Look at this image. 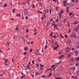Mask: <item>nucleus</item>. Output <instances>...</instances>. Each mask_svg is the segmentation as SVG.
Wrapping results in <instances>:
<instances>
[{
  "instance_id": "obj_17",
  "label": "nucleus",
  "mask_w": 79,
  "mask_h": 79,
  "mask_svg": "<svg viewBox=\"0 0 79 79\" xmlns=\"http://www.w3.org/2000/svg\"><path fill=\"white\" fill-rule=\"evenodd\" d=\"M38 13H40V14H41V15H42V12L41 11H40V10H38Z\"/></svg>"
},
{
  "instance_id": "obj_35",
  "label": "nucleus",
  "mask_w": 79,
  "mask_h": 79,
  "mask_svg": "<svg viewBox=\"0 0 79 79\" xmlns=\"http://www.w3.org/2000/svg\"><path fill=\"white\" fill-rule=\"evenodd\" d=\"M26 30L27 32L28 33H29V31L28 30V29H27V28H26Z\"/></svg>"
},
{
  "instance_id": "obj_50",
  "label": "nucleus",
  "mask_w": 79,
  "mask_h": 79,
  "mask_svg": "<svg viewBox=\"0 0 79 79\" xmlns=\"http://www.w3.org/2000/svg\"><path fill=\"white\" fill-rule=\"evenodd\" d=\"M46 17V15H45V13H44V18H45Z\"/></svg>"
},
{
  "instance_id": "obj_44",
  "label": "nucleus",
  "mask_w": 79,
  "mask_h": 79,
  "mask_svg": "<svg viewBox=\"0 0 79 79\" xmlns=\"http://www.w3.org/2000/svg\"><path fill=\"white\" fill-rule=\"evenodd\" d=\"M42 77L43 78H45V76L44 75L42 76Z\"/></svg>"
},
{
  "instance_id": "obj_48",
  "label": "nucleus",
  "mask_w": 79,
  "mask_h": 79,
  "mask_svg": "<svg viewBox=\"0 0 79 79\" xmlns=\"http://www.w3.org/2000/svg\"><path fill=\"white\" fill-rule=\"evenodd\" d=\"M69 22H68L67 26H69Z\"/></svg>"
},
{
  "instance_id": "obj_1",
  "label": "nucleus",
  "mask_w": 79,
  "mask_h": 79,
  "mask_svg": "<svg viewBox=\"0 0 79 79\" xmlns=\"http://www.w3.org/2000/svg\"><path fill=\"white\" fill-rule=\"evenodd\" d=\"M70 37L71 38H76V33H75L74 32H73L72 33Z\"/></svg>"
},
{
  "instance_id": "obj_21",
  "label": "nucleus",
  "mask_w": 79,
  "mask_h": 79,
  "mask_svg": "<svg viewBox=\"0 0 79 79\" xmlns=\"http://www.w3.org/2000/svg\"><path fill=\"white\" fill-rule=\"evenodd\" d=\"M53 50H55L56 49H57L58 48V47H54L53 48Z\"/></svg>"
},
{
  "instance_id": "obj_43",
  "label": "nucleus",
  "mask_w": 79,
  "mask_h": 79,
  "mask_svg": "<svg viewBox=\"0 0 79 79\" xmlns=\"http://www.w3.org/2000/svg\"><path fill=\"white\" fill-rule=\"evenodd\" d=\"M33 49H30V52H32V51H33Z\"/></svg>"
},
{
  "instance_id": "obj_20",
  "label": "nucleus",
  "mask_w": 79,
  "mask_h": 79,
  "mask_svg": "<svg viewBox=\"0 0 79 79\" xmlns=\"http://www.w3.org/2000/svg\"><path fill=\"white\" fill-rule=\"evenodd\" d=\"M68 42L69 43V44H71L72 42L71 40H67Z\"/></svg>"
},
{
  "instance_id": "obj_32",
  "label": "nucleus",
  "mask_w": 79,
  "mask_h": 79,
  "mask_svg": "<svg viewBox=\"0 0 79 79\" xmlns=\"http://www.w3.org/2000/svg\"><path fill=\"white\" fill-rule=\"evenodd\" d=\"M73 14V13H70L69 14V16H71Z\"/></svg>"
},
{
  "instance_id": "obj_33",
  "label": "nucleus",
  "mask_w": 79,
  "mask_h": 79,
  "mask_svg": "<svg viewBox=\"0 0 79 79\" xmlns=\"http://www.w3.org/2000/svg\"><path fill=\"white\" fill-rule=\"evenodd\" d=\"M53 37L54 38V39H57V37L56 36V35H54L53 36Z\"/></svg>"
},
{
  "instance_id": "obj_55",
  "label": "nucleus",
  "mask_w": 79,
  "mask_h": 79,
  "mask_svg": "<svg viewBox=\"0 0 79 79\" xmlns=\"http://www.w3.org/2000/svg\"><path fill=\"white\" fill-rule=\"evenodd\" d=\"M37 34V32H36L34 34V35H36V34Z\"/></svg>"
},
{
  "instance_id": "obj_61",
  "label": "nucleus",
  "mask_w": 79,
  "mask_h": 79,
  "mask_svg": "<svg viewBox=\"0 0 79 79\" xmlns=\"http://www.w3.org/2000/svg\"><path fill=\"white\" fill-rule=\"evenodd\" d=\"M22 65H23V67H24L25 68H26V67H25V66H24V64H22Z\"/></svg>"
},
{
  "instance_id": "obj_52",
  "label": "nucleus",
  "mask_w": 79,
  "mask_h": 79,
  "mask_svg": "<svg viewBox=\"0 0 79 79\" xmlns=\"http://www.w3.org/2000/svg\"><path fill=\"white\" fill-rule=\"evenodd\" d=\"M36 53V55H39V54L38 53Z\"/></svg>"
},
{
  "instance_id": "obj_54",
  "label": "nucleus",
  "mask_w": 79,
  "mask_h": 79,
  "mask_svg": "<svg viewBox=\"0 0 79 79\" xmlns=\"http://www.w3.org/2000/svg\"><path fill=\"white\" fill-rule=\"evenodd\" d=\"M35 31H34V32H36V31H37V29H35Z\"/></svg>"
},
{
  "instance_id": "obj_11",
  "label": "nucleus",
  "mask_w": 79,
  "mask_h": 79,
  "mask_svg": "<svg viewBox=\"0 0 79 79\" xmlns=\"http://www.w3.org/2000/svg\"><path fill=\"white\" fill-rule=\"evenodd\" d=\"M51 68H52V69L53 68V70H55V65L51 66Z\"/></svg>"
},
{
  "instance_id": "obj_7",
  "label": "nucleus",
  "mask_w": 79,
  "mask_h": 79,
  "mask_svg": "<svg viewBox=\"0 0 79 79\" xmlns=\"http://www.w3.org/2000/svg\"><path fill=\"white\" fill-rule=\"evenodd\" d=\"M24 15H27V14H29V12H28L27 10H26L24 11Z\"/></svg>"
},
{
  "instance_id": "obj_56",
  "label": "nucleus",
  "mask_w": 79,
  "mask_h": 79,
  "mask_svg": "<svg viewBox=\"0 0 79 79\" xmlns=\"http://www.w3.org/2000/svg\"><path fill=\"white\" fill-rule=\"evenodd\" d=\"M71 29H69V31L68 32V33H69V32H71Z\"/></svg>"
},
{
  "instance_id": "obj_34",
  "label": "nucleus",
  "mask_w": 79,
  "mask_h": 79,
  "mask_svg": "<svg viewBox=\"0 0 79 79\" xmlns=\"http://www.w3.org/2000/svg\"><path fill=\"white\" fill-rule=\"evenodd\" d=\"M47 47H48V46H47V45H46L45 47V50H46V49H47Z\"/></svg>"
},
{
  "instance_id": "obj_28",
  "label": "nucleus",
  "mask_w": 79,
  "mask_h": 79,
  "mask_svg": "<svg viewBox=\"0 0 79 79\" xmlns=\"http://www.w3.org/2000/svg\"><path fill=\"white\" fill-rule=\"evenodd\" d=\"M52 75V73H51L49 74L48 76L49 77H51Z\"/></svg>"
},
{
  "instance_id": "obj_31",
  "label": "nucleus",
  "mask_w": 79,
  "mask_h": 79,
  "mask_svg": "<svg viewBox=\"0 0 79 79\" xmlns=\"http://www.w3.org/2000/svg\"><path fill=\"white\" fill-rule=\"evenodd\" d=\"M63 13H64V11L62 9L61 10V12H60V13H62V14H63Z\"/></svg>"
},
{
  "instance_id": "obj_22",
  "label": "nucleus",
  "mask_w": 79,
  "mask_h": 79,
  "mask_svg": "<svg viewBox=\"0 0 79 79\" xmlns=\"http://www.w3.org/2000/svg\"><path fill=\"white\" fill-rule=\"evenodd\" d=\"M56 22H59V20L58 19V17H57V19H56Z\"/></svg>"
},
{
  "instance_id": "obj_24",
  "label": "nucleus",
  "mask_w": 79,
  "mask_h": 79,
  "mask_svg": "<svg viewBox=\"0 0 79 79\" xmlns=\"http://www.w3.org/2000/svg\"><path fill=\"white\" fill-rule=\"evenodd\" d=\"M13 38L14 39H16V35H14Z\"/></svg>"
},
{
  "instance_id": "obj_62",
  "label": "nucleus",
  "mask_w": 79,
  "mask_h": 79,
  "mask_svg": "<svg viewBox=\"0 0 79 79\" xmlns=\"http://www.w3.org/2000/svg\"><path fill=\"white\" fill-rule=\"evenodd\" d=\"M62 13H60V14H59V16H61V15H62Z\"/></svg>"
},
{
  "instance_id": "obj_64",
  "label": "nucleus",
  "mask_w": 79,
  "mask_h": 79,
  "mask_svg": "<svg viewBox=\"0 0 79 79\" xmlns=\"http://www.w3.org/2000/svg\"><path fill=\"white\" fill-rule=\"evenodd\" d=\"M70 69H72V70H73V67H70Z\"/></svg>"
},
{
  "instance_id": "obj_3",
  "label": "nucleus",
  "mask_w": 79,
  "mask_h": 79,
  "mask_svg": "<svg viewBox=\"0 0 79 79\" xmlns=\"http://www.w3.org/2000/svg\"><path fill=\"white\" fill-rule=\"evenodd\" d=\"M78 31H79V28L77 27H76L74 29V32H78Z\"/></svg>"
},
{
  "instance_id": "obj_38",
  "label": "nucleus",
  "mask_w": 79,
  "mask_h": 79,
  "mask_svg": "<svg viewBox=\"0 0 79 79\" xmlns=\"http://www.w3.org/2000/svg\"><path fill=\"white\" fill-rule=\"evenodd\" d=\"M47 25H46V30H47V29H48V26H47Z\"/></svg>"
},
{
  "instance_id": "obj_60",
  "label": "nucleus",
  "mask_w": 79,
  "mask_h": 79,
  "mask_svg": "<svg viewBox=\"0 0 79 79\" xmlns=\"http://www.w3.org/2000/svg\"><path fill=\"white\" fill-rule=\"evenodd\" d=\"M56 79H60V77H56Z\"/></svg>"
},
{
  "instance_id": "obj_14",
  "label": "nucleus",
  "mask_w": 79,
  "mask_h": 79,
  "mask_svg": "<svg viewBox=\"0 0 79 79\" xmlns=\"http://www.w3.org/2000/svg\"><path fill=\"white\" fill-rule=\"evenodd\" d=\"M64 56V55H61L60 57H59V58L61 59L62 58H63Z\"/></svg>"
},
{
  "instance_id": "obj_26",
  "label": "nucleus",
  "mask_w": 79,
  "mask_h": 79,
  "mask_svg": "<svg viewBox=\"0 0 79 79\" xmlns=\"http://www.w3.org/2000/svg\"><path fill=\"white\" fill-rule=\"evenodd\" d=\"M27 52H24V53H23V55H27Z\"/></svg>"
},
{
  "instance_id": "obj_39",
  "label": "nucleus",
  "mask_w": 79,
  "mask_h": 79,
  "mask_svg": "<svg viewBox=\"0 0 79 79\" xmlns=\"http://www.w3.org/2000/svg\"><path fill=\"white\" fill-rule=\"evenodd\" d=\"M30 66V65L28 64V65L26 66V68H29Z\"/></svg>"
},
{
  "instance_id": "obj_9",
  "label": "nucleus",
  "mask_w": 79,
  "mask_h": 79,
  "mask_svg": "<svg viewBox=\"0 0 79 79\" xmlns=\"http://www.w3.org/2000/svg\"><path fill=\"white\" fill-rule=\"evenodd\" d=\"M49 40V41H50V42H52V44H53L54 43V44L55 45V42H54V41H51L50 40Z\"/></svg>"
},
{
  "instance_id": "obj_40",
  "label": "nucleus",
  "mask_w": 79,
  "mask_h": 79,
  "mask_svg": "<svg viewBox=\"0 0 79 79\" xmlns=\"http://www.w3.org/2000/svg\"><path fill=\"white\" fill-rule=\"evenodd\" d=\"M66 50H70V49L69 48H67L66 49Z\"/></svg>"
},
{
  "instance_id": "obj_23",
  "label": "nucleus",
  "mask_w": 79,
  "mask_h": 79,
  "mask_svg": "<svg viewBox=\"0 0 79 79\" xmlns=\"http://www.w3.org/2000/svg\"><path fill=\"white\" fill-rule=\"evenodd\" d=\"M8 6V5L7 4H5L3 5L4 7H6Z\"/></svg>"
},
{
  "instance_id": "obj_16",
  "label": "nucleus",
  "mask_w": 79,
  "mask_h": 79,
  "mask_svg": "<svg viewBox=\"0 0 79 79\" xmlns=\"http://www.w3.org/2000/svg\"><path fill=\"white\" fill-rule=\"evenodd\" d=\"M24 49L25 51H27V47H25L24 48Z\"/></svg>"
},
{
  "instance_id": "obj_41",
  "label": "nucleus",
  "mask_w": 79,
  "mask_h": 79,
  "mask_svg": "<svg viewBox=\"0 0 79 79\" xmlns=\"http://www.w3.org/2000/svg\"><path fill=\"white\" fill-rule=\"evenodd\" d=\"M60 35L61 38H64V36H62V35H61V34H60Z\"/></svg>"
},
{
  "instance_id": "obj_4",
  "label": "nucleus",
  "mask_w": 79,
  "mask_h": 79,
  "mask_svg": "<svg viewBox=\"0 0 79 79\" xmlns=\"http://www.w3.org/2000/svg\"><path fill=\"white\" fill-rule=\"evenodd\" d=\"M49 10V8H46V9L45 10H44L45 12V13H48L49 12L48 11Z\"/></svg>"
},
{
  "instance_id": "obj_51",
  "label": "nucleus",
  "mask_w": 79,
  "mask_h": 79,
  "mask_svg": "<svg viewBox=\"0 0 79 79\" xmlns=\"http://www.w3.org/2000/svg\"><path fill=\"white\" fill-rule=\"evenodd\" d=\"M34 62H35V61H34V60H32V63H33V64H34V63H35Z\"/></svg>"
},
{
  "instance_id": "obj_12",
  "label": "nucleus",
  "mask_w": 79,
  "mask_h": 79,
  "mask_svg": "<svg viewBox=\"0 0 79 79\" xmlns=\"http://www.w3.org/2000/svg\"><path fill=\"white\" fill-rule=\"evenodd\" d=\"M16 16H18V17H19V18H20L21 17V14H16Z\"/></svg>"
},
{
  "instance_id": "obj_57",
  "label": "nucleus",
  "mask_w": 79,
  "mask_h": 79,
  "mask_svg": "<svg viewBox=\"0 0 79 79\" xmlns=\"http://www.w3.org/2000/svg\"><path fill=\"white\" fill-rule=\"evenodd\" d=\"M38 61H39V62H40V61H41V60H39V58H38Z\"/></svg>"
},
{
  "instance_id": "obj_59",
  "label": "nucleus",
  "mask_w": 79,
  "mask_h": 79,
  "mask_svg": "<svg viewBox=\"0 0 79 79\" xmlns=\"http://www.w3.org/2000/svg\"><path fill=\"white\" fill-rule=\"evenodd\" d=\"M25 18L26 19H28V17H27V16H26Z\"/></svg>"
},
{
  "instance_id": "obj_19",
  "label": "nucleus",
  "mask_w": 79,
  "mask_h": 79,
  "mask_svg": "<svg viewBox=\"0 0 79 79\" xmlns=\"http://www.w3.org/2000/svg\"><path fill=\"white\" fill-rule=\"evenodd\" d=\"M8 59H5V63H8Z\"/></svg>"
},
{
  "instance_id": "obj_10",
  "label": "nucleus",
  "mask_w": 79,
  "mask_h": 79,
  "mask_svg": "<svg viewBox=\"0 0 79 79\" xmlns=\"http://www.w3.org/2000/svg\"><path fill=\"white\" fill-rule=\"evenodd\" d=\"M10 41H8L7 42V46H8V47H10Z\"/></svg>"
},
{
  "instance_id": "obj_46",
  "label": "nucleus",
  "mask_w": 79,
  "mask_h": 79,
  "mask_svg": "<svg viewBox=\"0 0 79 79\" xmlns=\"http://www.w3.org/2000/svg\"><path fill=\"white\" fill-rule=\"evenodd\" d=\"M30 2V0H27L26 2V3H28V2Z\"/></svg>"
},
{
  "instance_id": "obj_18",
  "label": "nucleus",
  "mask_w": 79,
  "mask_h": 79,
  "mask_svg": "<svg viewBox=\"0 0 79 79\" xmlns=\"http://www.w3.org/2000/svg\"><path fill=\"white\" fill-rule=\"evenodd\" d=\"M40 68H43V67L44 66V65H42V64H40Z\"/></svg>"
},
{
  "instance_id": "obj_29",
  "label": "nucleus",
  "mask_w": 79,
  "mask_h": 79,
  "mask_svg": "<svg viewBox=\"0 0 79 79\" xmlns=\"http://www.w3.org/2000/svg\"><path fill=\"white\" fill-rule=\"evenodd\" d=\"M16 10V9L14 8L13 9V11L12 12V13H15V10Z\"/></svg>"
},
{
  "instance_id": "obj_15",
  "label": "nucleus",
  "mask_w": 79,
  "mask_h": 79,
  "mask_svg": "<svg viewBox=\"0 0 79 79\" xmlns=\"http://www.w3.org/2000/svg\"><path fill=\"white\" fill-rule=\"evenodd\" d=\"M40 75V74H39V73H38V72H35V76H38V75Z\"/></svg>"
},
{
  "instance_id": "obj_53",
  "label": "nucleus",
  "mask_w": 79,
  "mask_h": 79,
  "mask_svg": "<svg viewBox=\"0 0 79 79\" xmlns=\"http://www.w3.org/2000/svg\"><path fill=\"white\" fill-rule=\"evenodd\" d=\"M58 7H56V10H58Z\"/></svg>"
},
{
  "instance_id": "obj_8",
  "label": "nucleus",
  "mask_w": 79,
  "mask_h": 79,
  "mask_svg": "<svg viewBox=\"0 0 79 79\" xmlns=\"http://www.w3.org/2000/svg\"><path fill=\"white\" fill-rule=\"evenodd\" d=\"M57 26H58V25H54V28H55L56 29H59V28H58V27H57Z\"/></svg>"
},
{
  "instance_id": "obj_42",
  "label": "nucleus",
  "mask_w": 79,
  "mask_h": 79,
  "mask_svg": "<svg viewBox=\"0 0 79 79\" xmlns=\"http://www.w3.org/2000/svg\"><path fill=\"white\" fill-rule=\"evenodd\" d=\"M52 8L50 9V14H51V12H52Z\"/></svg>"
},
{
  "instance_id": "obj_47",
  "label": "nucleus",
  "mask_w": 79,
  "mask_h": 79,
  "mask_svg": "<svg viewBox=\"0 0 79 79\" xmlns=\"http://www.w3.org/2000/svg\"><path fill=\"white\" fill-rule=\"evenodd\" d=\"M25 76H26V75H23L22 77V78H24Z\"/></svg>"
},
{
  "instance_id": "obj_13",
  "label": "nucleus",
  "mask_w": 79,
  "mask_h": 79,
  "mask_svg": "<svg viewBox=\"0 0 79 79\" xmlns=\"http://www.w3.org/2000/svg\"><path fill=\"white\" fill-rule=\"evenodd\" d=\"M70 54H69V55H68L67 56V59H69V58L70 57Z\"/></svg>"
},
{
  "instance_id": "obj_5",
  "label": "nucleus",
  "mask_w": 79,
  "mask_h": 79,
  "mask_svg": "<svg viewBox=\"0 0 79 79\" xmlns=\"http://www.w3.org/2000/svg\"><path fill=\"white\" fill-rule=\"evenodd\" d=\"M64 68L63 67H60L59 68V70L60 71H62L63 70Z\"/></svg>"
},
{
  "instance_id": "obj_49",
  "label": "nucleus",
  "mask_w": 79,
  "mask_h": 79,
  "mask_svg": "<svg viewBox=\"0 0 79 79\" xmlns=\"http://www.w3.org/2000/svg\"><path fill=\"white\" fill-rule=\"evenodd\" d=\"M75 50V48H72V51H74V50Z\"/></svg>"
},
{
  "instance_id": "obj_58",
  "label": "nucleus",
  "mask_w": 79,
  "mask_h": 79,
  "mask_svg": "<svg viewBox=\"0 0 79 79\" xmlns=\"http://www.w3.org/2000/svg\"><path fill=\"white\" fill-rule=\"evenodd\" d=\"M11 78H13V75H11Z\"/></svg>"
},
{
  "instance_id": "obj_45",
  "label": "nucleus",
  "mask_w": 79,
  "mask_h": 79,
  "mask_svg": "<svg viewBox=\"0 0 79 79\" xmlns=\"http://www.w3.org/2000/svg\"><path fill=\"white\" fill-rule=\"evenodd\" d=\"M65 37L66 39H67V38H68V36L67 35H65Z\"/></svg>"
},
{
  "instance_id": "obj_27",
  "label": "nucleus",
  "mask_w": 79,
  "mask_h": 79,
  "mask_svg": "<svg viewBox=\"0 0 79 79\" xmlns=\"http://www.w3.org/2000/svg\"><path fill=\"white\" fill-rule=\"evenodd\" d=\"M55 76H56V77H58V76H60V74H56V75H55Z\"/></svg>"
},
{
  "instance_id": "obj_6",
  "label": "nucleus",
  "mask_w": 79,
  "mask_h": 79,
  "mask_svg": "<svg viewBox=\"0 0 79 79\" xmlns=\"http://www.w3.org/2000/svg\"><path fill=\"white\" fill-rule=\"evenodd\" d=\"M75 53L76 55V56H77L78 55V52H77V50H76L75 51Z\"/></svg>"
},
{
  "instance_id": "obj_30",
  "label": "nucleus",
  "mask_w": 79,
  "mask_h": 79,
  "mask_svg": "<svg viewBox=\"0 0 79 79\" xmlns=\"http://www.w3.org/2000/svg\"><path fill=\"white\" fill-rule=\"evenodd\" d=\"M47 26H49L48 24H50V22L49 21L47 22Z\"/></svg>"
},
{
  "instance_id": "obj_2",
  "label": "nucleus",
  "mask_w": 79,
  "mask_h": 79,
  "mask_svg": "<svg viewBox=\"0 0 79 79\" xmlns=\"http://www.w3.org/2000/svg\"><path fill=\"white\" fill-rule=\"evenodd\" d=\"M66 2H67V0H65L63 1V3L64 4V5H63L64 6H67V5H66Z\"/></svg>"
},
{
  "instance_id": "obj_63",
  "label": "nucleus",
  "mask_w": 79,
  "mask_h": 79,
  "mask_svg": "<svg viewBox=\"0 0 79 79\" xmlns=\"http://www.w3.org/2000/svg\"><path fill=\"white\" fill-rule=\"evenodd\" d=\"M33 43H34V42H33V41L31 42V45H32V44H33Z\"/></svg>"
},
{
  "instance_id": "obj_25",
  "label": "nucleus",
  "mask_w": 79,
  "mask_h": 79,
  "mask_svg": "<svg viewBox=\"0 0 79 79\" xmlns=\"http://www.w3.org/2000/svg\"><path fill=\"white\" fill-rule=\"evenodd\" d=\"M73 24H77V21H76L74 23H73Z\"/></svg>"
},
{
  "instance_id": "obj_37",
  "label": "nucleus",
  "mask_w": 79,
  "mask_h": 79,
  "mask_svg": "<svg viewBox=\"0 0 79 79\" xmlns=\"http://www.w3.org/2000/svg\"><path fill=\"white\" fill-rule=\"evenodd\" d=\"M19 27H17L15 29L16 30H19Z\"/></svg>"
},
{
  "instance_id": "obj_36",
  "label": "nucleus",
  "mask_w": 79,
  "mask_h": 79,
  "mask_svg": "<svg viewBox=\"0 0 79 79\" xmlns=\"http://www.w3.org/2000/svg\"><path fill=\"white\" fill-rule=\"evenodd\" d=\"M53 32H52L50 34V35L51 37H52V35H53Z\"/></svg>"
}]
</instances>
